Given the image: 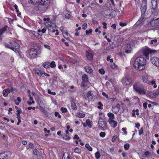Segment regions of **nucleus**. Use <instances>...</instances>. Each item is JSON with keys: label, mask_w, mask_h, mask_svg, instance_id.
<instances>
[{"label": "nucleus", "mask_w": 159, "mask_h": 159, "mask_svg": "<svg viewBox=\"0 0 159 159\" xmlns=\"http://www.w3.org/2000/svg\"><path fill=\"white\" fill-rule=\"evenodd\" d=\"M51 26H49L48 27V30L49 31H52L53 33H54L55 31H56V33H55V34L56 35H58L59 34L58 30H55L53 29V28L52 29H51Z\"/></svg>", "instance_id": "nucleus-19"}, {"label": "nucleus", "mask_w": 159, "mask_h": 159, "mask_svg": "<svg viewBox=\"0 0 159 159\" xmlns=\"http://www.w3.org/2000/svg\"><path fill=\"white\" fill-rule=\"evenodd\" d=\"M14 8H15V9L16 10V11L17 12H19V10L18 9V6H17L16 4L15 5H14Z\"/></svg>", "instance_id": "nucleus-58"}, {"label": "nucleus", "mask_w": 159, "mask_h": 159, "mask_svg": "<svg viewBox=\"0 0 159 159\" xmlns=\"http://www.w3.org/2000/svg\"><path fill=\"white\" fill-rule=\"evenodd\" d=\"M87 24L86 23H84L82 25V29L84 30H85L87 27Z\"/></svg>", "instance_id": "nucleus-49"}, {"label": "nucleus", "mask_w": 159, "mask_h": 159, "mask_svg": "<svg viewBox=\"0 0 159 159\" xmlns=\"http://www.w3.org/2000/svg\"><path fill=\"white\" fill-rule=\"evenodd\" d=\"M38 152L39 151L38 150L36 149H35L33 151V153L35 155H37V154H38Z\"/></svg>", "instance_id": "nucleus-51"}, {"label": "nucleus", "mask_w": 159, "mask_h": 159, "mask_svg": "<svg viewBox=\"0 0 159 159\" xmlns=\"http://www.w3.org/2000/svg\"><path fill=\"white\" fill-rule=\"evenodd\" d=\"M71 107L72 109L74 110H76L77 109V107L75 104L74 103H71Z\"/></svg>", "instance_id": "nucleus-40"}, {"label": "nucleus", "mask_w": 159, "mask_h": 159, "mask_svg": "<svg viewBox=\"0 0 159 159\" xmlns=\"http://www.w3.org/2000/svg\"><path fill=\"white\" fill-rule=\"evenodd\" d=\"M62 138L65 140H69L70 139V137L66 134L63 135Z\"/></svg>", "instance_id": "nucleus-36"}, {"label": "nucleus", "mask_w": 159, "mask_h": 159, "mask_svg": "<svg viewBox=\"0 0 159 159\" xmlns=\"http://www.w3.org/2000/svg\"><path fill=\"white\" fill-rule=\"evenodd\" d=\"M122 131L124 132L125 134L126 135L127 134V132L126 131V128H122Z\"/></svg>", "instance_id": "nucleus-44"}, {"label": "nucleus", "mask_w": 159, "mask_h": 159, "mask_svg": "<svg viewBox=\"0 0 159 159\" xmlns=\"http://www.w3.org/2000/svg\"><path fill=\"white\" fill-rule=\"evenodd\" d=\"M95 156L97 159H98L100 157V155L99 153L97 152L95 154Z\"/></svg>", "instance_id": "nucleus-41"}, {"label": "nucleus", "mask_w": 159, "mask_h": 159, "mask_svg": "<svg viewBox=\"0 0 159 159\" xmlns=\"http://www.w3.org/2000/svg\"><path fill=\"white\" fill-rule=\"evenodd\" d=\"M102 94L103 96L107 98H108V95L107 94L104 92H102Z\"/></svg>", "instance_id": "nucleus-57"}, {"label": "nucleus", "mask_w": 159, "mask_h": 159, "mask_svg": "<svg viewBox=\"0 0 159 159\" xmlns=\"http://www.w3.org/2000/svg\"><path fill=\"white\" fill-rule=\"evenodd\" d=\"M143 132V128H141L139 130V135H140Z\"/></svg>", "instance_id": "nucleus-50"}, {"label": "nucleus", "mask_w": 159, "mask_h": 159, "mask_svg": "<svg viewBox=\"0 0 159 159\" xmlns=\"http://www.w3.org/2000/svg\"><path fill=\"white\" fill-rule=\"evenodd\" d=\"M127 49L125 50V52L127 53H130L132 50L130 44H127Z\"/></svg>", "instance_id": "nucleus-22"}, {"label": "nucleus", "mask_w": 159, "mask_h": 159, "mask_svg": "<svg viewBox=\"0 0 159 159\" xmlns=\"http://www.w3.org/2000/svg\"><path fill=\"white\" fill-rule=\"evenodd\" d=\"M50 5V0H42L38 5V8L39 10L44 11Z\"/></svg>", "instance_id": "nucleus-3"}, {"label": "nucleus", "mask_w": 159, "mask_h": 159, "mask_svg": "<svg viewBox=\"0 0 159 159\" xmlns=\"http://www.w3.org/2000/svg\"><path fill=\"white\" fill-rule=\"evenodd\" d=\"M85 147L89 151H92V148L90 147L89 144H86L85 145Z\"/></svg>", "instance_id": "nucleus-35"}, {"label": "nucleus", "mask_w": 159, "mask_h": 159, "mask_svg": "<svg viewBox=\"0 0 159 159\" xmlns=\"http://www.w3.org/2000/svg\"><path fill=\"white\" fill-rule=\"evenodd\" d=\"M105 157L106 159H112V158L110 156L107 154H105Z\"/></svg>", "instance_id": "nucleus-46"}, {"label": "nucleus", "mask_w": 159, "mask_h": 159, "mask_svg": "<svg viewBox=\"0 0 159 159\" xmlns=\"http://www.w3.org/2000/svg\"><path fill=\"white\" fill-rule=\"evenodd\" d=\"M92 29H90L89 30H86V34H89L91 33L92 32Z\"/></svg>", "instance_id": "nucleus-53"}, {"label": "nucleus", "mask_w": 159, "mask_h": 159, "mask_svg": "<svg viewBox=\"0 0 159 159\" xmlns=\"http://www.w3.org/2000/svg\"><path fill=\"white\" fill-rule=\"evenodd\" d=\"M114 119L109 118L108 121L110 124H111L112 123H115L114 125H113L114 127H115V126L117 125V122L116 121L114 120H113Z\"/></svg>", "instance_id": "nucleus-18"}, {"label": "nucleus", "mask_w": 159, "mask_h": 159, "mask_svg": "<svg viewBox=\"0 0 159 159\" xmlns=\"http://www.w3.org/2000/svg\"><path fill=\"white\" fill-rule=\"evenodd\" d=\"M30 56L32 57L35 58L37 56H39L41 53L40 50H37L34 48H31L28 51Z\"/></svg>", "instance_id": "nucleus-4"}, {"label": "nucleus", "mask_w": 159, "mask_h": 159, "mask_svg": "<svg viewBox=\"0 0 159 159\" xmlns=\"http://www.w3.org/2000/svg\"><path fill=\"white\" fill-rule=\"evenodd\" d=\"M62 159H71L67 153H65L62 156Z\"/></svg>", "instance_id": "nucleus-27"}, {"label": "nucleus", "mask_w": 159, "mask_h": 159, "mask_svg": "<svg viewBox=\"0 0 159 159\" xmlns=\"http://www.w3.org/2000/svg\"><path fill=\"white\" fill-rule=\"evenodd\" d=\"M74 152L75 153L80 154L81 152V150L78 148H76L74 149Z\"/></svg>", "instance_id": "nucleus-34"}, {"label": "nucleus", "mask_w": 159, "mask_h": 159, "mask_svg": "<svg viewBox=\"0 0 159 159\" xmlns=\"http://www.w3.org/2000/svg\"><path fill=\"white\" fill-rule=\"evenodd\" d=\"M10 44L12 45V47H13V49L14 50V49H18L19 47V45L17 43L15 42H10Z\"/></svg>", "instance_id": "nucleus-13"}, {"label": "nucleus", "mask_w": 159, "mask_h": 159, "mask_svg": "<svg viewBox=\"0 0 159 159\" xmlns=\"http://www.w3.org/2000/svg\"><path fill=\"white\" fill-rule=\"evenodd\" d=\"M152 52V51L150 49H144L143 50V55L146 57V58L148 59V55Z\"/></svg>", "instance_id": "nucleus-11"}, {"label": "nucleus", "mask_w": 159, "mask_h": 159, "mask_svg": "<svg viewBox=\"0 0 159 159\" xmlns=\"http://www.w3.org/2000/svg\"><path fill=\"white\" fill-rule=\"evenodd\" d=\"M98 124L99 128L103 131L107 129V124L106 123L104 120L102 118L99 119Z\"/></svg>", "instance_id": "nucleus-5"}, {"label": "nucleus", "mask_w": 159, "mask_h": 159, "mask_svg": "<svg viewBox=\"0 0 159 159\" xmlns=\"http://www.w3.org/2000/svg\"><path fill=\"white\" fill-rule=\"evenodd\" d=\"M86 123L89 128L92 127V122L89 119H87L86 120Z\"/></svg>", "instance_id": "nucleus-26"}, {"label": "nucleus", "mask_w": 159, "mask_h": 159, "mask_svg": "<svg viewBox=\"0 0 159 159\" xmlns=\"http://www.w3.org/2000/svg\"><path fill=\"white\" fill-rule=\"evenodd\" d=\"M98 109H102V107L103 106V105L102 104L101 102H98Z\"/></svg>", "instance_id": "nucleus-39"}, {"label": "nucleus", "mask_w": 159, "mask_h": 159, "mask_svg": "<svg viewBox=\"0 0 159 159\" xmlns=\"http://www.w3.org/2000/svg\"><path fill=\"white\" fill-rule=\"evenodd\" d=\"M111 66L112 69H115L117 68V66L114 63H112L111 65Z\"/></svg>", "instance_id": "nucleus-42"}, {"label": "nucleus", "mask_w": 159, "mask_h": 159, "mask_svg": "<svg viewBox=\"0 0 159 159\" xmlns=\"http://www.w3.org/2000/svg\"><path fill=\"white\" fill-rule=\"evenodd\" d=\"M157 42V40L156 39L154 40H152L150 42V44H153L154 43H156Z\"/></svg>", "instance_id": "nucleus-52"}, {"label": "nucleus", "mask_w": 159, "mask_h": 159, "mask_svg": "<svg viewBox=\"0 0 159 159\" xmlns=\"http://www.w3.org/2000/svg\"><path fill=\"white\" fill-rule=\"evenodd\" d=\"M55 116H58L59 118L61 117V116L60 115V114L59 112H56L55 113Z\"/></svg>", "instance_id": "nucleus-47"}, {"label": "nucleus", "mask_w": 159, "mask_h": 159, "mask_svg": "<svg viewBox=\"0 0 159 159\" xmlns=\"http://www.w3.org/2000/svg\"><path fill=\"white\" fill-rule=\"evenodd\" d=\"M76 116L79 118H82L85 117V115L84 114L78 112L76 114Z\"/></svg>", "instance_id": "nucleus-25"}, {"label": "nucleus", "mask_w": 159, "mask_h": 159, "mask_svg": "<svg viewBox=\"0 0 159 159\" xmlns=\"http://www.w3.org/2000/svg\"><path fill=\"white\" fill-rule=\"evenodd\" d=\"M62 34L64 37L67 39H69V34L68 33V32L66 30H65L63 31H62Z\"/></svg>", "instance_id": "nucleus-17"}, {"label": "nucleus", "mask_w": 159, "mask_h": 159, "mask_svg": "<svg viewBox=\"0 0 159 159\" xmlns=\"http://www.w3.org/2000/svg\"><path fill=\"white\" fill-rule=\"evenodd\" d=\"M11 155V153L9 151H6L0 154V157L1 159H7Z\"/></svg>", "instance_id": "nucleus-8"}, {"label": "nucleus", "mask_w": 159, "mask_h": 159, "mask_svg": "<svg viewBox=\"0 0 159 159\" xmlns=\"http://www.w3.org/2000/svg\"><path fill=\"white\" fill-rule=\"evenodd\" d=\"M46 30H47V28H45V27H44V28H43L42 30H41V31L43 33H45V32H46Z\"/></svg>", "instance_id": "nucleus-60"}, {"label": "nucleus", "mask_w": 159, "mask_h": 159, "mask_svg": "<svg viewBox=\"0 0 159 159\" xmlns=\"http://www.w3.org/2000/svg\"><path fill=\"white\" fill-rule=\"evenodd\" d=\"M85 69L86 72L89 73H91L93 72V70L92 69L88 66L85 67Z\"/></svg>", "instance_id": "nucleus-21"}, {"label": "nucleus", "mask_w": 159, "mask_h": 159, "mask_svg": "<svg viewBox=\"0 0 159 159\" xmlns=\"http://www.w3.org/2000/svg\"><path fill=\"white\" fill-rule=\"evenodd\" d=\"M43 66L45 68H48L49 67V62L47 61L44 62L43 64Z\"/></svg>", "instance_id": "nucleus-30"}, {"label": "nucleus", "mask_w": 159, "mask_h": 159, "mask_svg": "<svg viewBox=\"0 0 159 159\" xmlns=\"http://www.w3.org/2000/svg\"><path fill=\"white\" fill-rule=\"evenodd\" d=\"M146 63V59L143 57H139L135 60L133 66L136 70H142L145 68Z\"/></svg>", "instance_id": "nucleus-1"}, {"label": "nucleus", "mask_w": 159, "mask_h": 159, "mask_svg": "<svg viewBox=\"0 0 159 159\" xmlns=\"http://www.w3.org/2000/svg\"><path fill=\"white\" fill-rule=\"evenodd\" d=\"M103 25V28L105 29H107V24L106 23L103 22L102 23Z\"/></svg>", "instance_id": "nucleus-56"}, {"label": "nucleus", "mask_w": 159, "mask_h": 159, "mask_svg": "<svg viewBox=\"0 0 159 159\" xmlns=\"http://www.w3.org/2000/svg\"><path fill=\"white\" fill-rule=\"evenodd\" d=\"M74 139H80V137L78 136L77 135L75 134L74 137Z\"/></svg>", "instance_id": "nucleus-64"}, {"label": "nucleus", "mask_w": 159, "mask_h": 159, "mask_svg": "<svg viewBox=\"0 0 159 159\" xmlns=\"http://www.w3.org/2000/svg\"><path fill=\"white\" fill-rule=\"evenodd\" d=\"M40 0H29V2L33 4H36L38 3Z\"/></svg>", "instance_id": "nucleus-28"}, {"label": "nucleus", "mask_w": 159, "mask_h": 159, "mask_svg": "<svg viewBox=\"0 0 159 159\" xmlns=\"http://www.w3.org/2000/svg\"><path fill=\"white\" fill-rule=\"evenodd\" d=\"M108 116L110 118L115 119V116L111 112H109L107 114Z\"/></svg>", "instance_id": "nucleus-32"}, {"label": "nucleus", "mask_w": 159, "mask_h": 159, "mask_svg": "<svg viewBox=\"0 0 159 159\" xmlns=\"http://www.w3.org/2000/svg\"><path fill=\"white\" fill-rule=\"evenodd\" d=\"M61 112L63 113H65L67 111V109L66 108L61 107Z\"/></svg>", "instance_id": "nucleus-38"}, {"label": "nucleus", "mask_w": 159, "mask_h": 159, "mask_svg": "<svg viewBox=\"0 0 159 159\" xmlns=\"http://www.w3.org/2000/svg\"><path fill=\"white\" fill-rule=\"evenodd\" d=\"M129 144L127 143L124 144V148L126 151L128 150L129 147Z\"/></svg>", "instance_id": "nucleus-33"}, {"label": "nucleus", "mask_w": 159, "mask_h": 159, "mask_svg": "<svg viewBox=\"0 0 159 159\" xmlns=\"http://www.w3.org/2000/svg\"><path fill=\"white\" fill-rule=\"evenodd\" d=\"M87 98H88V100L89 101H91L92 100L93 97V93H92V92L91 91H89L88 92L87 94H86Z\"/></svg>", "instance_id": "nucleus-15"}, {"label": "nucleus", "mask_w": 159, "mask_h": 159, "mask_svg": "<svg viewBox=\"0 0 159 159\" xmlns=\"http://www.w3.org/2000/svg\"><path fill=\"white\" fill-rule=\"evenodd\" d=\"M120 107L119 105L117 104L115 107L112 108V111L115 114L117 113L119 111Z\"/></svg>", "instance_id": "nucleus-14"}, {"label": "nucleus", "mask_w": 159, "mask_h": 159, "mask_svg": "<svg viewBox=\"0 0 159 159\" xmlns=\"http://www.w3.org/2000/svg\"><path fill=\"white\" fill-rule=\"evenodd\" d=\"M122 83L125 85H129L131 83V79L129 78L125 77L123 79Z\"/></svg>", "instance_id": "nucleus-10"}, {"label": "nucleus", "mask_w": 159, "mask_h": 159, "mask_svg": "<svg viewBox=\"0 0 159 159\" xmlns=\"http://www.w3.org/2000/svg\"><path fill=\"white\" fill-rule=\"evenodd\" d=\"M134 90L139 94L143 95L145 94L146 90L142 84L139 82H135L133 85Z\"/></svg>", "instance_id": "nucleus-2"}, {"label": "nucleus", "mask_w": 159, "mask_h": 159, "mask_svg": "<svg viewBox=\"0 0 159 159\" xmlns=\"http://www.w3.org/2000/svg\"><path fill=\"white\" fill-rule=\"evenodd\" d=\"M151 63L157 67L159 66V58L154 57H152L151 58Z\"/></svg>", "instance_id": "nucleus-9"}, {"label": "nucleus", "mask_w": 159, "mask_h": 159, "mask_svg": "<svg viewBox=\"0 0 159 159\" xmlns=\"http://www.w3.org/2000/svg\"><path fill=\"white\" fill-rule=\"evenodd\" d=\"M82 81L81 84L82 87H85V86L89 82L88 76L86 74H84L82 76Z\"/></svg>", "instance_id": "nucleus-7"}, {"label": "nucleus", "mask_w": 159, "mask_h": 159, "mask_svg": "<svg viewBox=\"0 0 159 159\" xmlns=\"http://www.w3.org/2000/svg\"><path fill=\"white\" fill-rule=\"evenodd\" d=\"M86 56H87V58L88 59H91L93 58V55L91 53L88 52V53H87L86 54Z\"/></svg>", "instance_id": "nucleus-31"}, {"label": "nucleus", "mask_w": 159, "mask_h": 159, "mask_svg": "<svg viewBox=\"0 0 159 159\" xmlns=\"http://www.w3.org/2000/svg\"><path fill=\"white\" fill-rule=\"evenodd\" d=\"M119 25L122 27L125 26L127 25V24L125 23L122 22H120L119 23Z\"/></svg>", "instance_id": "nucleus-43"}, {"label": "nucleus", "mask_w": 159, "mask_h": 159, "mask_svg": "<svg viewBox=\"0 0 159 159\" xmlns=\"http://www.w3.org/2000/svg\"><path fill=\"white\" fill-rule=\"evenodd\" d=\"M10 93L9 89H4L2 92L3 95L4 97H7L9 93Z\"/></svg>", "instance_id": "nucleus-16"}, {"label": "nucleus", "mask_w": 159, "mask_h": 159, "mask_svg": "<svg viewBox=\"0 0 159 159\" xmlns=\"http://www.w3.org/2000/svg\"><path fill=\"white\" fill-rule=\"evenodd\" d=\"M140 125L139 123H137L135 124V127L136 128H138V129H139V128Z\"/></svg>", "instance_id": "nucleus-54"}, {"label": "nucleus", "mask_w": 159, "mask_h": 159, "mask_svg": "<svg viewBox=\"0 0 159 159\" xmlns=\"http://www.w3.org/2000/svg\"><path fill=\"white\" fill-rule=\"evenodd\" d=\"M5 46L7 48H10L11 49H13V47H12V45H9V44H8V43H5Z\"/></svg>", "instance_id": "nucleus-37"}, {"label": "nucleus", "mask_w": 159, "mask_h": 159, "mask_svg": "<svg viewBox=\"0 0 159 159\" xmlns=\"http://www.w3.org/2000/svg\"><path fill=\"white\" fill-rule=\"evenodd\" d=\"M152 154L151 152H149L148 151H147L144 152H143L142 156L143 157H147L148 158L152 157Z\"/></svg>", "instance_id": "nucleus-12"}, {"label": "nucleus", "mask_w": 159, "mask_h": 159, "mask_svg": "<svg viewBox=\"0 0 159 159\" xmlns=\"http://www.w3.org/2000/svg\"><path fill=\"white\" fill-rule=\"evenodd\" d=\"M49 66L51 68H55L56 66L55 62V61H52L50 63H49Z\"/></svg>", "instance_id": "nucleus-29"}, {"label": "nucleus", "mask_w": 159, "mask_h": 159, "mask_svg": "<svg viewBox=\"0 0 159 159\" xmlns=\"http://www.w3.org/2000/svg\"><path fill=\"white\" fill-rule=\"evenodd\" d=\"M99 72L101 74H103L105 73V71L103 69H101L99 70Z\"/></svg>", "instance_id": "nucleus-45"}, {"label": "nucleus", "mask_w": 159, "mask_h": 159, "mask_svg": "<svg viewBox=\"0 0 159 159\" xmlns=\"http://www.w3.org/2000/svg\"><path fill=\"white\" fill-rule=\"evenodd\" d=\"M34 71L35 74H37L38 76H41L43 74V73L38 69H34Z\"/></svg>", "instance_id": "nucleus-23"}, {"label": "nucleus", "mask_w": 159, "mask_h": 159, "mask_svg": "<svg viewBox=\"0 0 159 159\" xmlns=\"http://www.w3.org/2000/svg\"><path fill=\"white\" fill-rule=\"evenodd\" d=\"M139 110L138 109H137L136 110H134V111L135 112V114L138 116L139 115Z\"/></svg>", "instance_id": "nucleus-63"}, {"label": "nucleus", "mask_w": 159, "mask_h": 159, "mask_svg": "<svg viewBox=\"0 0 159 159\" xmlns=\"http://www.w3.org/2000/svg\"><path fill=\"white\" fill-rule=\"evenodd\" d=\"M100 136L102 137H104L105 136V133L103 132H101L99 134Z\"/></svg>", "instance_id": "nucleus-48"}, {"label": "nucleus", "mask_w": 159, "mask_h": 159, "mask_svg": "<svg viewBox=\"0 0 159 159\" xmlns=\"http://www.w3.org/2000/svg\"><path fill=\"white\" fill-rule=\"evenodd\" d=\"M143 81L144 83H147L153 86L154 88H156L157 87V85L155 81L154 80H150L148 77L147 76H143L142 77Z\"/></svg>", "instance_id": "nucleus-6"}, {"label": "nucleus", "mask_w": 159, "mask_h": 159, "mask_svg": "<svg viewBox=\"0 0 159 159\" xmlns=\"http://www.w3.org/2000/svg\"><path fill=\"white\" fill-rule=\"evenodd\" d=\"M151 3L152 4V7L153 8H155L157 4V3L156 0H151Z\"/></svg>", "instance_id": "nucleus-24"}, {"label": "nucleus", "mask_w": 159, "mask_h": 159, "mask_svg": "<svg viewBox=\"0 0 159 159\" xmlns=\"http://www.w3.org/2000/svg\"><path fill=\"white\" fill-rule=\"evenodd\" d=\"M33 34L37 38L41 39V35L38 32L34 31L33 33Z\"/></svg>", "instance_id": "nucleus-20"}, {"label": "nucleus", "mask_w": 159, "mask_h": 159, "mask_svg": "<svg viewBox=\"0 0 159 159\" xmlns=\"http://www.w3.org/2000/svg\"><path fill=\"white\" fill-rule=\"evenodd\" d=\"M147 103L146 102L143 103V106L145 109H146L147 108Z\"/></svg>", "instance_id": "nucleus-62"}, {"label": "nucleus", "mask_w": 159, "mask_h": 159, "mask_svg": "<svg viewBox=\"0 0 159 159\" xmlns=\"http://www.w3.org/2000/svg\"><path fill=\"white\" fill-rule=\"evenodd\" d=\"M111 28H113L115 30L116 29V25L115 24H112L111 26Z\"/></svg>", "instance_id": "nucleus-61"}, {"label": "nucleus", "mask_w": 159, "mask_h": 159, "mask_svg": "<svg viewBox=\"0 0 159 159\" xmlns=\"http://www.w3.org/2000/svg\"><path fill=\"white\" fill-rule=\"evenodd\" d=\"M44 47L45 48H47L48 49H50V46L48 45L44 44Z\"/></svg>", "instance_id": "nucleus-59"}, {"label": "nucleus", "mask_w": 159, "mask_h": 159, "mask_svg": "<svg viewBox=\"0 0 159 159\" xmlns=\"http://www.w3.org/2000/svg\"><path fill=\"white\" fill-rule=\"evenodd\" d=\"M117 138V136L116 135L114 136L112 139V142H114Z\"/></svg>", "instance_id": "nucleus-55"}]
</instances>
